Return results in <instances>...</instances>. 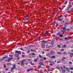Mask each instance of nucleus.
Listing matches in <instances>:
<instances>
[{
    "label": "nucleus",
    "mask_w": 73,
    "mask_h": 73,
    "mask_svg": "<svg viewBox=\"0 0 73 73\" xmlns=\"http://www.w3.org/2000/svg\"><path fill=\"white\" fill-rule=\"evenodd\" d=\"M26 59H25L24 60L21 61V65L22 66H23V65H24V61H26Z\"/></svg>",
    "instance_id": "1"
},
{
    "label": "nucleus",
    "mask_w": 73,
    "mask_h": 73,
    "mask_svg": "<svg viewBox=\"0 0 73 73\" xmlns=\"http://www.w3.org/2000/svg\"><path fill=\"white\" fill-rule=\"evenodd\" d=\"M15 57H16L18 58V60H19L20 59V56H19V54H16L15 55Z\"/></svg>",
    "instance_id": "2"
},
{
    "label": "nucleus",
    "mask_w": 73,
    "mask_h": 73,
    "mask_svg": "<svg viewBox=\"0 0 73 73\" xmlns=\"http://www.w3.org/2000/svg\"><path fill=\"white\" fill-rule=\"evenodd\" d=\"M67 27L66 26L65 27H63V30L60 31L61 32H64L65 31V29H66V28Z\"/></svg>",
    "instance_id": "3"
},
{
    "label": "nucleus",
    "mask_w": 73,
    "mask_h": 73,
    "mask_svg": "<svg viewBox=\"0 0 73 73\" xmlns=\"http://www.w3.org/2000/svg\"><path fill=\"white\" fill-rule=\"evenodd\" d=\"M15 53H18L19 54H21V51H15Z\"/></svg>",
    "instance_id": "4"
},
{
    "label": "nucleus",
    "mask_w": 73,
    "mask_h": 73,
    "mask_svg": "<svg viewBox=\"0 0 73 73\" xmlns=\"http://www.w3.org/2000/svg\"><path fill=\"white\" fill-rule=\"evenodd\" d=\"M54 54V51L53 50L51 51L50 54Z\"/></svg>",
    "instance_id": "5"
},
{
    "label": "nucleus",
    "mask_w": 73,
    "mask_h": 73,
    "mask_svg": "<svg viewBox=\"0 0 73 73\" xmlns=\"http://www.w3.org/2000/svg\"><path fill=\"white\" fill-rule=\"evenodd\" d=\"M55 64V63H54V62H52V63L50 64V66H52V65H54Z\"/></svg>",
    "instance_id": "6"
},
{
    "label": "nucleus",
    "mask_w": 73,
    "mask_h": 73,
    "mask_svg": "<svg viewBox=\"0 0 73 73\" xmlns=\"http://www.w3.org/2000/svg\"><path fill=\"white\" fill-rule=\"evenodd\" d=\"M13 58H8V57H7V59H8V61H11V60H12L13 59Z\"/></svg>",
    "instance_id": "7"
},
{
    "label": "nucleus",
    "mask_w": 73,
    "mask_h": 73,
    "mask_svg": "<svg viewBox=\"0 0 73 73\" xmlns=\"http://www.w3.org/2000/svg\"><path fill=\"white\" fill-rule=\"evenodd\" d=\"M47 35H48V32H47V31H46V32H45L44 33V35L45 36H46Z\"/></svg>",
    "instance_id": "8"
},
{
    "label": "nucleus",
    "mask_w": 73,
    "mask_h": 73,
    "mask_svg": "<svg viewBox=\"0 0 73 73\" xmlns=\"http://www.w3.org/2000/svg\"><path fill=\"white\" fill-rule=\"evenodd\" d=\"M8 58V57L7 56H5L3 57L2 58H3V60H4V59H5V58Z\"/></svg>",
    "instance_id": "9"
},
{
    "label": "nucleus",
    "mask_w": 73,
    "mask_h": 73,
    "mask_svg": "<svg viewBox=\"0 0 73 73\" xmlns=\"http://www.w3.org/2000/svg\"><path fill=\"white\" fill-rule=\"evenodd\" d=\"M66 45L64 44L62 46V48H66Z\"/></svg>",
    "instance_id": "10"
},
{
    "label": "nucleus",
    "mask_w": 73,
    "mask_h": 73,
    "mask_svg": "<svg viewBox=\"0 0 73 73\" xmlns=\"http://www.w3.org/2000/svg\"><path fill=\"white\" fill-rule=\"evenodd\" d=\"M56 56H51V58H55Z\"/></svg>",
    "instance_id": "11"
},
{
    "label": "nucleus",
    "mask_w": 73,
    "mask_h": 73,
    "mask_svg": "<svg viewBox=\"0 0 73 73\" xmlns=\"http://www.w3.org/2000/svg\"><path fill=\"white\" fill-rule=\"evenodd\" d=\"M39 64H40V65H43V62H40L39 63Z\"/></svg>",
    "instance_id": "12"
},
{
    "label": "nucleus",
    "mask_w": 73,
    "mask_h": 73,
    "mask_svg": "<svg viewBox=\"0 0 73 73\" xmlns=\"http://www.w3.org/2000/svg\"><path fill=\"white\" fill-rule=\"evenodd\" d=\"M54 44V41H51V44H52V45H53Z\"/></svg>",
    "instance_id": "13"
},
{
    "label": "nucleus",
    "mask_w": 73,
    "mask_h": 73,
    "mask_svg": "<svg viewBox=\"0 0 73 73\" xmlns=\"http://www.w3.org/2000/svg\"><path fill=\"white\" fill-rule=\"evenodd\" d=\"M12 66L14 67H15V66H16V64H13Z\"/></svg>",
    "instance_id": "14"
},
{
    "label": "nucleus",
    "mask_w": 73,
    "mask_h": 73,
    "mask_svg": "<svg viewBox=\"0 0 73 73\" xmlns=\"http://www.w3.org/2000/svg\"><path fill=\"white\" fill-rule=\"evenodd\" d=\"M73 56V53H70V57H72Z\"/></svg>",
    "instance_id": "15"
},
{
    "label": "nucleus",
    "mask_w": 73,
    "mask_h": 73,
    "mask_svg": "<svg viewBox=\"0 0 73 73\" xmlns=\"http://www.w3.org/2000/svg\"><path fill=\"white\" fill-rule=\"evenodd\" d=\"M31 54L32 56H35V54L33 52Z\"/></svg>",
    "instance_id": "16"
},
{
    "label": "nucleus",
    "mask_w": 73,
    "mask_h": 73,
    "mask_svg": "<svg viewBox=\"0 0 73 73\" xmlns=\"http://www.w3.org/2000/svg\"><path fill=\"white\" fill-rule=\"evenodd\" d=\"M25 19H26V20H28L29 19V17H25Z\"/></svg>",
    "instance_id": "17"
},
{
    "label": "nucleus",
    "mask_w": 73,
    "mask_h": 73,
    "mask_svg": "<svg viewBox=\"0 0 73 73\" xmlns=\"http://www.w3.org/2000/svg\"><path fill=\"white\" fill-rule=\"evenodd\" d=\"M6 65H11L12 64H11V63H7V64Z\"/></svg>",
    "instance_id": "18"
},
{
    "label": "nucleus",
    "mask_w": 73,
    "mask_h": 73,
    "mask_svg": "<svg viewBox=\"0 0 73 73\" xmlns=\"http://www.w3.org/2000/svg\"><path fill=\"white\" fill-rule=\"evenodd\" d=\"M69 8H70V6H68V7H67V11H68L69 9Z\"/></svg>",
    "instance_id": "19"
},
{
    "label": "nucleus",
    "mask_w": 73,
    "mask_h": 73,
    "mask_svg": "<svg viewBox=\"0 0 73 73\" xmlns=\"http://www.w3.org/2000/svg\"><path fill=\"white\" fill-rule=\"evenodd\" d=\"M57 53V54H62L61 52H58Z\"/></svg>",
    "instance_id": "20"
},
{
    "label": "nucleus",
    "mask_w": 73,
    "mask_h": 73,
    "mask_svg": "<svg viewBox=\"0 0 73 73\" xmlns=\"http://www.w3.org/2000/svg\"><path fill=\"white\" fill-rule=\"evenodd\" d=\"M59 36L60 37H62L63 35H59Z\"/></svg>",
    "instance_id": "21"
},
{
    "label": "nucleus",
    "mask_w": 73,
    "mask_h": 73,
    "mask_svg": "<svg viewBox=\"0 0 73 73\" xmlns=\"http://www.w3.org/2000/svg\"><path fill=\"white\" fill-rule=\"evenodd\" d=\"M43 42H44V43H46L47 42H48V41H45V40H43Z\"/></svg>",
    "instance_id": "22"
},
{
    "label": "nucleus",
    "mask_w": 73,
    "mask_h": 73,
    "mask_svg": "<svg viewBox=\"0 0 73 73\" xmlns=\"http://www.w3.org/2000/svg\"><path fill=\"white\" fill-rule=\"evenodd\" d=\"M45 45V43H42L41 44L42 46H44Z\"/></svg>",
    "instance_id": "23"
},
{
    "label": "nucleus",
    "mask_w": 73,
    "mask_h": 73,
    "mask_svg": "<svg viewBox=\"0 0 73 73\" xmlns=\"http://www.w3.org/2000/svg\"><path fill=\"white\" fill-rule=\"evenodd\" d=\"M69 64H72V62L71 61L69 62Z\"/></svg>",
    "instance_id": "24"
},
{
    "label": "nucleus",
    "mask_w": 73,
    "mask_h": 73,
    "mask_svg": "<svg viewBox=\"0 0 73 73\" xmlns=\"http://www.w3.org/2000/svg\"><path fill=\"white\" fill-rule=\"evenodd\" d=\"M38 61V60L37 59H34V61L35 62H36V61Z\"/></svg>",
    "instance_id": "25"
},
{
    "label": "nucleus",
    "mask_w": 73,
    "mask_h": 73,
    "mask_svg": "<svg viewBox=\"0 0 73 73\" xmlns=\"http://www.w3.org/2000/svg\"><path fill=\"white\" fill-rule=\"evenodd\" d=\"M62 72L63 73H65V70H62Z\"/></svg>",
    "instance_id": "26"
},
{
    "label": "nucleus",
    "mask_w": 73,
    "mask_h": 73,
    "mask_svg": "<svg viewBox=\"0 0 73 73\" xmlns=\"http://www.w3.org/2000/svg\"><path fill=\"white\" fill-rule=\"evenodd\" d=\"M57 35L58 36V35L60 36V33H58L57 34Z\"/></svg>",
    "instance_id": "27"
},
{
    "label": "nucleus",
    "mask_w": 73,
    "mask_h": 73,
    "mask_svg": "<svg viewBox=\"0 0 73 73\" xmlns=\"http://www.w3.org/2000/svg\"><path fill=\"white\" fill-rule=\"evenodd\" d=\"M57 47L58 48H60V45H58V46H57Z\"/></svg>",
    "instance_id": "28"
},
{
    "label": "nucleus",
    "mask_w": 73,
    "mask_h": 73,
    "mask_svg": "<svg viewBox=\"0 0 73 73\" xmlns=\"http://www.w3.org/2000/svg\"><path fill=\"white\" fill-rule=\"evenodd\" d=\"M71 3H70V2H69V5H68V6H69V7H70V5Z\"/></svg>",
    "instance_id": "29"
},
{
    "label": "nucleus",
    "mask_w": 73,
    "mask_h": 73,
    "mask_svg": "<svg viewBox=\"0 0 73 73\" xmlns=\"http://www.w3.org/2000/svg\"><path fill=\"white\" fill-rule=\"evenodd\" d=\"M70 70H73V67H70Z\"/></svg>",
    "instance_id": "30"
},
{
    "label": "nucleus",
    "mask_w": 73,
    "mask_h": 73,
    "mask_svg": "<svg viewBox=\"0 0 73 73\" xmlns=\"http://www.w3.org/2000/svg\"><path fill=\"white\" fill-rule=\"evenodd\" d=\"M58 24L57 23L55 27H56V28H57V27H58Z\"/></svg>",
    "instance_id": "31"
},
{
    "label": "nucleus",
    "mask_w": 73,
    "mask_h": 73,
    "mask_svg": "<svg viewBox=\"0 0 73 73\" xmlns=\"http://www.w3.org/2000/svg\"><path fill=\"white\" fill-rule=\"evenodd\" d=\"M43 59L44 60H46V58L45 57H44L43 58Z\"/></svg>",
    "instance_id": "32"
},
{
    "label": "nucleus",
    "mask_w": 73,
    "mask_h": 73,
    "mask_svg": "<svg viewBox=\"0 0 73 73\" xmlns=\"http://www.w3.org/2000/svg\"><path fill=\"white\" fill-rule=\"evenodd\" d=\"M9 57H13V55H9Z\"/></svg>",
    "instance_id": "33"
},
{
    "label": "nucleus",
    "mask_w": 73,
    "mask_h": 73,
    "mask_svg": "<svg viewBox=\"0 0 73 73\" xmlns=\"http://www.w3.org/2000/svg\"><path fill=\"white\" fill-rule=\"evenodd\" d=\"M56 68L58 69H60V67H59L58 66Z\"/></svg>",
    "instance_id": "34"
},
{
    "label": "nucleus",
    "mask_w": 73,
    "mask_h": 73,
    "mask_svg": "<svg viewBox=\"0 0 73 73\" xmlns=\"http://www.w3.org/2000/svg\"><path fill=\"white\" fill-rule=\"evenodd\" d=\"M68 24H69V23H66L65 24V25H68Z\"/></svg>",
    "instance_id": "35"
},
{
    "label": "nucleus",
    "mask_w": 73,
    "mask_h": 73,
    "mask_svg": "<svg viewBox=\"0 0 73 73\" xmlns=\"http://www.w3.org/2000/svg\"><path fill=\"white\" fill-rule=\"evenodd\" d=\"M63 53L64 54H66V52H64Z\"/></svg>",
    "instance_id": "36"
},
{
    "label": "nucleus",
    "mask_w": 73,
    "mask_h": 73,
    "mask_svg": "<svg viewBox=\"0 0 73 73\" xmlns=\"http://www.w3.org/2000/svg\"><path fill=\"white\" fill-rule=\"evenodd\" d=\"M65 40H68V38L67 39V37H66L64 38Z\"/></svg>",
    "instance_id": "37"
},
{
    "label": "nucleus",
    "mask_w": 73,
    "mask_h": 73,
    "mask_svg": "<svg viewBox=\"0 0 73 73\" xmlns=\"http://www.w3.org/2000/svg\"><path fill=\"white\" fill-rule=\"evenodd\" d=\"M5 69L6 70H8V69L7 68H5Z\"/></svg>",
    "instance_id": "38"
},
{
    "label": "nucleus",
    "mask_w": 73,
    "mask_h": 73,
    "mask_svg": "<svg viewBox=\"0 0 73 73\" xmlns=\"http://www.w3.org/2000/svg\"><path fill=\"white\" fill-rule=\"evenodd\" d=\"M41 66H38V68H41Z\"/></svg>",
    "instance_id": "39"
},
{
    "label": "nucleus",
    "mask_w": 73,
    "mask_h": 73,
    "mask_svg": "<svg viewBox=\"0 0 73 73\" xmlns=\"http://www.w3.org/2000/svg\"><path fill=\"white\" fill-rule=\"evenodd\" d=\"M29 71H30V69H29H29L27 70V72H29Z\"/></svg>",
    "instance_id": "40"
},
{
    "label": "nucleus",
    "mask_w": 73,
    "mask_h": 73,
    "mask_svg": "<svg viewBox=\"0 0 73 73\" xmlns=\"http://www.w3.org/2000/svg\"><path fill=\"white\" fill-rule=\"evenodd\" d=\"M33 69H34L33 68H30V70H33Z\"/></svg>",
    "instance_id": "41"
},
{
    "label": "nucleus",
    "mask_w": 73,
    "mask_h": 73,
    "mask_svg": "<svg viewBox=\"0 0 73 73\" xmlns=\"http://www.w3.org/2000/svg\"><path fill=\"white\" fill-rule=\"evenodd\" d=\"M15 69V67H13L11 68V69Z\"/></svg>",
    "instance_id": "42"
},
{
    "label": "nucleus",
    "mask_w": 73,
    "mask_h": 73,
    "mask_svg": "<svg viewBox=\"0 0 73 73\" xmlns=\"http://www.w3.org/2000/svg\"><path fill=\"white\" fill-rule=\"evenodd\" d=\"M57 64H58V63H61V62H60V61L57 62Z\"/></svg>",
    "instance_id": "43"
},
{
    "label": "nucleus",
    "mask_w": 73,
    "mask_h": 73,
    "mask_svg": "<svg viewBox=\"0 0 73 73\" xmlns=\"http://www.w3.org/2000/svg\"><path fill=\"white\" fill-rule=\"evenodd\" d=\"M21 50H23V51H24V50H23V48H21Z\"/></svg>",
    "instance_id": "44"
},
{
    "label": "nucleus",
    "mask_w": 73,
    "mask_h": 73,
    "mask_svg": "<svg viewBox=\"0 0 73 73\" xmlns=\"http://www.w3.org/2000/svg\"><path fill=\"white\" fill-rule=\"evenodd\" d=\"M63 59H66V58H65V57H63Z\"/></svg>",
    "instance_id": "45"
},
{
    "label": "nucleus",
    "mask_w": 73,
    "mask_h": 73,
    "mask_svg": "<svg viewBox=\"0 0 73 73\" xmlns=\"http://www.w3.org/2000/svg\"><path fill=\"white\" fill-rule=\"evenodd\" d=\"M39 57H40L41 58H42V56H41V55H39Z\"/></svg>",
    "instance_id": "46"
},
{
    "label": "nucleus",
    "mask_w": 73,
    "mask_h": 73,
    "mask_svg": "<svg viewBox=\"0 0 73 73\" xmlns=\"http://www.w3.org/2000/svg\"><path fill=\"white\" fill-rule=\"evenodd\" d=\"M22 56L23 57H25V56L24 55H22Z\"/></svg>",
    "instance_id": "47"
},
{
    "label": "nucleus",
    "mask_w": 73,
    "mask_h": 73,
    "mask_svg": "<svg viewBox=\"0 0 73 73\" xmlns=\"http://www.w3.org/2000/svg\"><path fill=\"white\" fill-rule=\"evenodd\" d=\"M31 51H32V52H33V50L32 49H31Z\"/></svg>",
    "instance_id": "48"
},
{
    "label": "nucleus",
    "mask_w": 73,
    "mask_h": 73,
    "mask_svg": "<svg viewBox=\"0 0 73 73\" xmlns=\"http://www.w3.org/2000/svg\"><path fill=\"white\" fill-rule=\"evenodd\" d=\"M65 69L66 70H68V68H67L66 67L65 68Z\"/></svg>",
    "instance_id": "49"
},
{
    "label": "nucleus",
    "mask_w": 73,
    "mask_h": 73,
    "mask_svg": "<svg viewBox=\"0 0 73 73\" xmlns=\"http://www.w3.org/2000/svg\"><path fill=\"white\" fill-rule=\"evenodd\" d=\"M40 71L41 72H43V70H40Z\"/></svg>",
    "instance_id": "50"
},
{
    "label": "nucleus",
    "mask_w": 73,
    "mask_h": 73,
    "mask_svg": "<svg viewBox=\"0 0 73 73\" xmlns=\"http://www.w3.org/2000/svg\"><path fill=\"white\" fill-rule=\"evenodd\" d=\"M63 67H64V68H66V66H63Z\"/></svg>",
    "instance_id": "51"
},
{
    "label": "nucleus",
    "mask_w": 73,
    "mask_h": 73,
    "mask_svg": "<svg viewBox=\"0 0 73 73\" xmlns=\"http://www.w3.org/2000/svg\"><path fill=\"white\" fill-rule=\"evenodd\" d=\"M67 71L68 72H70V70H69V69H68V70H67Z\"/></svg>",
    "instance_id": "52"
},
{
    "label": "nucleus",
    "mask_w": 73,
    "mask_h": 73,
    "mask_svg": "<svg viewBox=\"0 0 73 73\" xmlns=\"http://www.w3.org/2000/svg\"><path fill=\"white\" fill-rule=\"evenodd\" d=\"M64 49H61V51H64Z\"/></svg>",
    "instance_id": "53"
},
{
    "label": "nucleus",
    "mask_w": 73,
    "mask_h": 73,
    "mask_svg": "<svg viewBox=\"0 0 73 73\" xmlns=\"http://www.w3.org/2000/svg\"><path fill=\"white\" fill-rule=\"evenodd\" d=\"M2 73H5V71H2Z\"/></svg>",
    "instance_id": "54"
},
{
    "label": "nucleus",
    "mask_w": 73,
    "mask_h": 73,
    "mask_svg": "<svg viewBox=\"0 0 73 73\" xmlns=\"http://www.w3.org/2000/svg\"><path fill=\"white\" fill-rule=\"evenodd\" d=\"M50 70V69H48V72H49Z\"/></svg>",
    "instance_id": "55"
},
{
    "label": "nucleus",
    "mask_w": 73,
    "mask_h": 73,
    "mask_svg": "<svg viewBox=\"0 0 73 73\" xmlns=\"http://www.w3.org/2000/svg\"><path fill=\"white\" fill-rule=\"evenodd\" d=\"M26 65H28V62H27L26 63Z\"/></svg>",
    "instance_id": "56"
},
{
    "label": "nucleus",
    "mask_w": 73,
    "mask_h": 73,
    "mask_svg": "<svg viewBox=\"0 0 73 73\" xmlns=\"http://www.w3.org/2000/svg\"><path fill=\"white\" fill-rule=\"evenodd\" d=\"M28 53H29L30 52V50H28Z\"/></svg>",
    "instance_id": "57"
},
{
    "label": "nucleus",
    "mask_w": 73,
    "mask_h": 73,
    "mask_svg": "<svg viewBox=\"0 0 73 73\" xmlns=\"http://www.w3.org/2000/svg\"><path fill=\"white\" fill-rule=\"evenodd\" d=\"M42 54H44V52H42Z\"/></svg>",
    "instance_id": "58"
},
{
    "label": "nucleus",
    "mask_w": 73,
    "mask_h": 73,
    "mask_svg": "<svg viewBox=\"0 0 73 73\" xmlns=\"http://www.w3.org/2000/svg\"><path fill=\"white\" fill-rule=\"evenodd\" d=\"M28 60H29L30 61H31V59H28Z\"/></svg>",
    "instance_id": "59"
},
{
    "label": "nucleus",
    "mask_w": 73,
    "mask_h": 73,
    "mask_svg": "<svg viewBox=\"0 0 73 73\" xmlns=\"http://www.w3.org/2000/svg\"><path fill=\"white\" fill-rule=\"evenodd\" d=\"M61 7H59V9H61Z\"/></svg>",
    "instance_id": "60"
},
{
    "label": "nucleus",
    "mask_w": 73,
    "mask_h": 73,
    "mask_svg": "<svg viewBox=\"0 0 73 73\" xmlns=\"http://www.w3.org/2000/svg\"><path fill=\"white\" fill-rule=\"evenodd\" d=\"M40 61H43V60H42V59H41V60H40Z\"/></svg>",
    "instance_id": "61"
},
{
    "label": "nucleus",
    "mask_w": 73,
    "mask_h": 73,
    "mask_svg": "<svg viewBox=\"0 0 73 73\" xmlns=\"http://www.w3.org/2000/svg\"><path fill=\"white\" fill-rule=\"evenodd\" d=\"M18 64H19V65H20V63H18Z\"/></svg>",
    "instance_id": "62"
},
{
    "label": "nucleus",
    "mask_w": 73,
    "mask_h": 73,
    "mask_svg": "<svg viewBox=\"0 0 73 73\" xmlns=\"http://www.w3.org/2000/svg\"><path fill=\"white\" fill-rule=\"evenodd\" d=\"M31 65H33V64H32V63H31Z\"/></svg>",
    "instance_id": "63"
},
{
    "label": "nucleus",
    "mask_w": 73,
    "mask_h": 73,
    "mask_svg": "<svg viewBox=\"0 0 73 73\" xmlns=\"http://www.w3.org/2000/svg\"><path fill=\"white\" fill-rule=\"evenodd\" d=\"M39 41H40V38L39 39Z\"/></svg>",
    "instance_id": "64"
}]
</instances>
